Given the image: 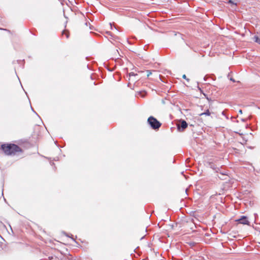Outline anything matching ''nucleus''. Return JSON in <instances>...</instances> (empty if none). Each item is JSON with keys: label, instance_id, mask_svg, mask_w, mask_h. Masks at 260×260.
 <instances>
[{"label": "nucleus", "instance_id": "1", "mask_svg": "<svg viewBox=\"0 0 260 260\" xmlns=\"http://www.w3.org/2000/svg\"><path fill=\"white\" fill-rule=\"evenodd\" d=\"M1 148L5 154L7 155H14L18 152L22 151L21 148L14 144H3Z\"/></svg>", "mask_w": 260, "mask_h": 260}, {"label": "nucleus", "instance_id": "2", "mask_svg": "<svg viewBox=\"0 0 260 260\" xmlns=\"http://www.w3.org/2000/svg\"><path fill=\"white\" fill-rule=\"evenodd\" d=\"M147 122L153 129H158L161 125V123L153 116L149 117Z\"/></svg>", "mask_w": 260, "mask_h": 260}, {"label": "nucleus", "instance_id": "3", "mask_svg": "<svg viewBox=\"0 0 260 260\" xmlns=\"http://www.w3.org/2000/svg\"><path fill=\"white\" fill-rule=\"evenodd\" d=\"M188 126L187 123L184 120L181 119L177 124V129L179 132H183Z\"/></svg>", "mask_w": 260, "mask_h": 260}, {"label": "nucleus", "instance_id": "4", "mask_svg": "<svg viewBox=\"0 0 260 260\" xmlns=\"http://www.w3.org/2000/svg\"><path fill=\"white\" fill-rule=\"evenodd\" d=\"M179 218H180V221H181L182 222V223H185V222H186V223L190 222L191 223H194L193 221V219L192 218L185 215L184 214V212H181V214L180 216H179Z\"/></svg>", "mask_w": 260, "mask_h": 260}, {"label": "nucleus", "instance_id": "5", "mask_svg": "<svg viewBox=\"0 0 260 260\" xmlns=\"http://www.w3.org/2000/svg\"><path fill=\"white\" fill-rule=\"evenodd\" d=\"M238 223L249 225V222L248 217L246 216H242L239 219L236 220Z\"/></svg>", "mask_w": 260, "mask_h": 260}, {"label": "nucleus", "instance_id": "6", "mask_svg": "<svg viewBox=\"0 0 260 260\" xmlns=\"http://www.w3.org/2000/svg\"><path fill=\"white\" fill-rule=\"evenodd\" d=\"M211 114V113L210 112L209 110L207 109L204 112L200 114L199 115L200 116H202L203 115L210 116Z\"/></svg>", "mask_w": 260, "mask_h": 260}, {"label": "nucleus", "instance_id": "7", "mask_svg": "<svg viewBox=\"0 0 260 260\" xmlns=\"http://www.w3.org/2000/svg\"><path fill=\"white\" fill-rule=\"evenodd\" d=\"M215 206L216 209L218 210V211H221L222 210L223 206L221 205H215Z\"/></svg>", "mask_w": 260, "mask_h": 260}, {"label": "nucleus", "instance_id": "8", "mask_svg": "<svg viewBox=\"0 0 260 260\" xmlns=\"http://www.w3.org/2000/svg\"><path fill=\"white\" fill-rule=\"evenodd\" d=\"M253 39L255 42L260 45V38H259L257 36H255Z\"/></svg>", "mask_w": 260, "mask_h": 260}, {"label": "nucleus", "instance_id": "9", "mask_svg": "<svg viewBox=\"0 0 260 260\" xmlns=\"http://www.w3.org/2000/svg\"><path fill=\"white\" fill-rule=\"evenodd\" d=\"M62 35H66V37L67 39L69 38V32H68L66 30H63L62 32Z\"/></svg>", "mask_w": 260, "mask_h": 260}, {"label": "nucleus", "instance_id": "10", "mask_svg": "<svg viewBox=\"0 0 260 260\" xmlns=\"http://www.w3.org/2000/svg\"><path fill=\"white\" fill-rule=\"evenodd\" d=\"M136 75H137V74H135L134 72H131V73H129V77H131L132 76H135Z\"/></svg>", "mask_w": 260, "mask_h": 260}, {"label": "nucleus", "instance_id": "11", "mask_svg": "<svg viewBox=\"0 0 260 260\" xmlns=\"http://www.w3.org/2000/svg\"><path fill=\"white\" fill-rule=\"evenodd\" d=\"M147 77H149L151 74V72L150 70H147Z\"/></svg>", "mask_w": 260, "mask_h": 260}, {"label": "nucleus", "instance_id": "12", "mask_svg": "<svg viewBox=\"0 0 260 260\" xmlns=\"http://www.w3.org/2000/svg\"><path fill=\"white\" fill-rule=\"evenodd\" d=\"M211 167L212 168H213V170H214L216 172H217V171H218V170H219V168H213V167H212V165H211Z\"/></svg>", "mask_w": 260, "mask_h": 260}, {"label": "nucleus", "instance_id": "13", "mask_svg": "<svg viewBox=\"0 0 260 260\" xmlns=\"http://www.w3.org/2000/svg\"><path fill=\"white\" fill-rule=\"evenodd\" d=\"M182 77H183V78H184V79H185L187 80V81H188V80H189V79H187V78H186V75H183Z\"/></svg>", "mask_w": 260, "mask_h": 260}, {"label": "nucleus", "instance_id": "14", "mask_svg": "<svg viewBox=\"0 0 260 260\" xmlns=\"http://www.w3.org/2000/svg\"><path fill=\"white\" fill-rule=\"evenodd\" d=\"M62 233L65 235L67 237H70L67 233H66L65 232H63Z\"/></svg>", "mask_w": 260, "mask_h": 260}, {"label": "nucleus", "instance_id": "15", "mask_svg": "<svg viewBox=\"0 0 260 260\" xmlns=\"http://www.w3.org/2000/svg\"><path fill=\"white\" fill-rule=\"evenodd\" d=\"M228 3H231V4H234L233 2L231 0H229Z\"/></svg>", "mask_w": 260, "mask_h": 260}, {"label": "nucleus", "instance_id": "16", "mask_svg": "<svg viewBox=\"0 0 260 260\" xmlns=\"http://www.w3.org/2000/svg\"><path fill=\"white\" fill-rule=\"evenodd\" d=\"M239 113H240V114H242V110H241V109H240V110H239Z\"/></svg>", "mask_w": 260, "mask_h": 260}, {"label": "nucleus", "instance_id": "17", "mask_svg": "<svg viewBox=\"0 0 260 260\" xmlns=\"http://www.w3.org/2000/svg\"><path fill=\"white\" fill-rule=\"evenodd\" d=\"M230 80L233 82H235V80L233 78H231Z\"/></svg>", "mask_w": 260, "mask_h": 260}, {"label": "nucleus", "instance_id": "18", "mask_svg": "<svg viewBox=\"0 0 260 260\" xmlns=\"http://www.w3.org/2000/svg\"><path fill=\"white\" fill-rule=\"evenodd\" d=\"M222 114L223 115H224V116H225V113H224V111H223V112H222Z\"/></svg>", "mask_w": 260, "mask_h": 260}, {"label": "nucleus", "instance_id": "19", "mask_svg": "<svg viewBox=\"0 0 260 260\" xmlns=\"http://www.w3.org/2000/svg\"><path fill=\"white\" fill-rule=\"evenodd\" d=\"M3 30H6V31H10L9 30L7 29H2Z\"/></svg>", "mask_w": 260, "mask_h": 260}, {"label": "nucleus", "instance_id": "20", "mask_svg": "<svg viewBox=\"0 0 260 260\" xmlns=\"http://www.w3.org/2000/svg\"><path fill=\"white\" fill-rule=\"evenodd\" d=\"M50 259H51L53 258V257H49Z\"/></svg>", "mask_w": 260, "mask_h": 260}]
</instances>
